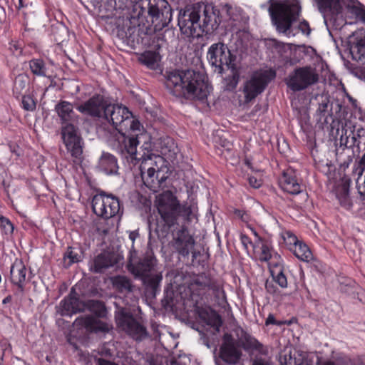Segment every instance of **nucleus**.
Instances as JSON below:
<instances>
[{"instance_id":"60","label":"nucleus","mask_w":365,"mask_h":365,"mask_svg":"<svg viewBox=\"0 0 365 365\" xmlns=\"http://www.w3.org/2000/svg\"><path fill=\"white\" fill-rule=\"evenodd\" d=\"M96 365H118V364L114 362H112L110 361H108V360H106V359H104L102 358H98L97 359Z\"/></svg>"},{"instance_id":"2","label":"nucleus","mask_w":365,"mask_h":365,"mask_svg":"<svg viewBox=\"0 0 365 365\" xmlns=\"http://www.w3.org/2000/svg\"><path fill=\"white\" fill-rule=\"evenodd\" d=\"M268 12L272 25L278 33L294 36L293 25L297 21L301 7L298 2L289 0H269Z\"/></svg>"},{"instance_id":"6","label":"nucleus","mask_w":365,"mask_h":365,"mask_svg":"<svg viewBox=\"0 0 365 365\" xmlns=\"http://www.w3.org/2000/svg\"><path fill=\"white\" fill-rule=\"evenodd\" d=\"M140 170L144 185L155 195L154 207L160 214V167L156 160H151L150 156L143 155Z\"/></svg>"},{"instance_id":"29","label":"nucleus","mask_w":365,"mask_h":365,"mask_svg":"<svg viewBox=\"0 0 365 365\" xmlns=\"http://www.w3.org/2000/svg\"><path fill=\"white\" fill-rule=\"evenodd\" d=\"M54 110L58 114L62 124L74 120L76 114L73 104L68 101L61 100L56 104Z\"/></svg>"},{"instance_id":"13","label":"nucleus","mask_w":365,"mask_h":365,"mask_svg":"<svg viewBox=\"0 0 365 365\" xmlns=\"http://www.w3.org/2000/svg\"><path fill=\"white\" fill-rule=\"evenodd\" d=\"M61 135L66 149L71 153L75 163L83 159V141L78 127L71 123H65L61 128Z\"/></svg>"},{"instance_id":"47","label":"nucleus","mask_w":365,"mask_h":365,"mask_svg":"<svg viewBox=\"0 0 365 365\" xmlns=\"http://www.w3.org/2000/svg\"><path fill=\"white\" fill-rule=\"evenodd\" d=\"M329 106V100L324 99L321 103H319L318 108L317 110V115L319 116V120H322V118H324V121H327V115L326 113L327 111V108Z\"/></svg>"},{"instance_id":"8","label":"nucleus","mask_w":365,"mask_h":365,"mask_svg":"<svg viewBox=\"0 0 365 365\" xmlns=\"http://www.w3.org/2000/svg\"><path fill=\"white\" fill-rule=\"evenodd\" d=\"M275 77L276 72L272 69L255 72L243 86L245 103L252 101L261 94Z\"/></svg>"},{"instance_id":"63","label":"nucleus","mask_w":365,"mask_h":365,"mask_svg":"<svg viewBox=\"0 0 365 365\" xmlns=\"http://www.w3.org/2000/svg\"><path fill=\"white\" fill-rule=\"evenodd\" d=\"M222 325V320H221V318L220 316H217V319L215 320V330L217 331H219L220 330V327H221Z\"/></svg>"},{"instance_id":"51","label":"nucleus","mask_w":365,"mask_h":365,"mask_svg":"<svg viewBox=\"0 0 365 365\" xmlns=\"http://www.w3.org/2000/svg\"><path fill=\"white\" fill-rule=\"evenodd\" d=\"M298 29L306 36H309L311 33V28L309 26V23L303 20L298 24Z\"/></svg>"},{"instance_id":"1","label":"nucleus","mask_w":365,"mask_h":365,"mask_svg":"<svg viewBox=\"0 0 365 365\" xmlns=\"http://www.w3.org/2000/svg\"><path fill=\"white\" fill-rule=\"evenodd\" d=\"M165 86L176 97L202 102L207 100L212 90L204 73L190 69L168 72Z\"/></svg>"},{"instance_id":"25","label":"nucleus","mask_w":365,"mask_h":365,"mask_svg":"<svg viewBox=\"0 0 365 365\" xmlns=\"http://www.w3.org/2000/svg\"><path fill=\"white\" fill-rule=\"evenodd\" d=\"M97 167L100 171L108 175L118 174L119 167L117 158L109 153L103 152L98 160Z\"/></svg>"},{"instance_id":"48","label":"nucleus","mask_w":365,"mask_h":365,"mask_svg":"<svg viewBox=\"0 0 365 365\" xmlns=\"http://www.w3.org/2000/svg\"><path fill=\"white\" fill-rule=\"evenodd\" d=\"M271 274L274 281L282 288H286L287 287V279L282 269H280L277 274H274V271H272Z\"/></svg>"},{"instance_id":"61","label":"nucleus","mask_w":365,"mask_h":365,"mask_svg":"<svg viewBox=\"0 0 365 365\" xmlns=\"http://www.w3.org/2000/svg\"><path fill=\"white\" fill-rule=\"evenodd\" d=\"M317 365H344V364H340L339 362L330 361V360H326V361H320L319 360H318Z\"/></svg>"},{"instance_id":"11","label":"nucleus","mask_w":365,"mask_h":365,"mask_svg":"<svg viewBox=\"0 0 365 365\" xmlns=\"http://www.w3.org/2000/svg\"><path fill=\"white\" fill-rule=\"evenodd\" d=\"M92 209L97 216L110 219L120 212V200L113 194L101 191L93 197Z\"/></svg>"},{"instance_id":"42","label":"nucleus","mask_w":365,"mask_h":365,"mask_svg":"<svg viewBox=\"0 0 365 365\" xmlns=\"http://www.w3.org/2000/svg\"><path fill=\"white\" fill-rule=\"evenodd\" d=\"M113 284V286L120 292L131 291L130 282L125 276H117L114 277Z\"/></svg>"},{"instance_id":"19","label":"nucleus","mask_w":365,"mask_h":365,"mask_svg":"<svg viewBox=\"0 0 365 365\" xmlns=\"http://www.w3.org/2000/svg\"><path fill=\"white\" fill-rule=\"evenodd\" d=\"M219 356L225 364L236 365L240 363L242 352L236 343L227 341L220 346Z\"/></svg>"},{"instance_id":"23","label":"nucleus","mask_w":365,"mask_h":365,"mask_svg":"<svg viewBox=\"0 0 365 365\" xmlns=\"http://www.w3.org/2000/svg\"><path fill=\"white\" fill-rule=\"evenodd\" d=\"M220 21L212 10H209L206 7L202 9V19H200V36L203 33L209 34L217 30Z\"/></svg>"},{"instance_id":"45","label":"nucleus","mask_w":365,"mask_h":365,"mask_svg":"<svg viewBox=\"0 0 365 365\" xmlns=\"http://www.w3.org/2000/svg\"><path fill=\"white\" fill-rule=\"evenodd\" d=\"M0 226L2 232L6 235H11L14 232L13 224L8 218L4 216L0 217Z\"/></svg>"},{"instance_id":"59","label":"nucleus","mask_w":365,"mask_h":365,"mask_svg":"<svg viewBox=\"0 0 365 365\" xmlns=\"http://www.w3.org/2000/svg\"><path fill=\"white\" fill-rule=\"evenodd\" d=\"M139 237V233H138V230H134V231H131L129 234V238L130 240L132 241L133 242V245H132V248H131V250L130 251H134V246H133V243H134V241L135 240L136 238H138Z\"/></svg>"},{"instance_id":"32","label":"nucleus","mask_w":365,"mask_h":365,"mask_svg":"<svg viewBox=\"0 0 365 365\" xmlns=\"http://www.w3.org/2000/svg\"><path fill=\"white\" fill-rule=\"evenodd\" d=\"M139 61L150 69H157L160 66L158 51H145L139 57Z\"/></svg>"},{"instance_id":"18","label":"nucleus","mask_w":365,"mask_h":365,"mask_svg":"<svg viewBox=\"0 0 365 365\" xmlns=\"http://www.w3.org/2000/svg\"><path fill=\"white\" fill-rule=\"evenodd\" d=\"M85 308L86 304L79 299L73 288L71 289L69 295L59 304V312L62 316H71L73 314L83 312Z\"/></svg>"},{"instance_id":"43","label":"nucleus","mask_w":365,"mask_h":365,"mask_svg":"<svg viewBox=\"0 0 365 365\" xmlns=\"http://www.w3.org/2000/svg\"><path fill=\"white\" fill-rule=\"evenodd\" d=\"M159 284L160 275L157 274L155 277L148 279L145 289L146 295L149 297H155Z\"/></svg>"},{"instance_id":"22","label":"nucleus","mask_w":365,"mask_h":365,"mask_svg":"<svg viewBox=\"0 0 365 365\" xmlns=\"http://www.w3.org/2000/svg\"><path fill=\"white\" fill-rule=\"evenodd\" d=\"M27 269L21 261L16 260L10 269L11 282L16 285L18 292L21 294L24 292V284L26 279Z\"/></svg>"},{"instance_id":"35","label":"nucleus","mask_w":365,"mask_h":365,"mask_svg":"<svg viewBox=\"0 0 365 365\" xmlns=\"http://www.w3.org/2000/svg\"><path fill=\"white\" fill-rule=\"evenodd\" d=\"M149 242L150 247L156 240L160 239V225L157 215L154 213L148 218Z\"/></svg>"},{"instance_id":"53","label":"nucleus","mask_w":365,"mask_h":365,"mask_svg":"<svg viewBox=\"0 0 365 365\" xmlns=\"http://www.w3.org/2000/svg\"><path fill=\"white\" fill-rule=\"evenodd\" d=\"M287 237L284 240L287 241V244L293 245V247H296V245H298L300 242L294 235L290 232H287Z\"/></svg>"},{"instance_id":"44","label":"nucleus","mask_w":365,"mask_h":365,"mask_svg":"<svg viewBox=\"0 0 365 365\" xmlns=\"http://www.w3.org/2000/svg\"><path fill=\"white\" fill-rule=\"evenodd\" d=\"M149 140H150L149 135H148V139H143V141H142L143 145L140 147V148L143 150V154L140 153V155H138V156L140 158H138V160H142V162L143 161V155H145L146 158H147V156H150L151 158V160H153V157H154L155 159H156L159 157L158 155H153L150 153V148H151V143Z\"/></svg>"},{"instance_id":"39","label":"nucleus","mask_w":365,"mask_h":365,"mask_svg":"<svg viewBox=\"0 0 365 365\" xmlns=\"http://www.w3.org/2000/svg\"><path fill=\"white\" fill-rule=\"evenodd\" d=\"M173 9L168 0H161V26H167L172 20Z\"/></svg>"},{"instance_id":"9","label":"nucleus","mask_w":365,"mask_h":365,"mask_svg":"<svg viewBox=\"0 0 365 365\" xmlns=\"http://www.w3.org/2000/svg\"><path fill=\"white\" fill-rule=\"evenodd\" d=\"M202 6H188L178 15V25L182 34L192 37L200 36V21L202 19Z\"/></svg>"},{"instance_id":"28","label":"nucleus","mask_w":365,"mask_h":365,"mask_svg":"<svg viewBox=\"0 0 365 365\" xmlns=\"http://www.w3.org/2000/svg\"><path fill=\"white\" fill-rule=\"evenodd\" d=\"M319 11L325 15L336 16L342 12V0H314Z\"/></svg>"},{"instance_id":"24","label":"nucleus","mask_w":365,"mask_h":365,"mask_svg":"<svg viewBox=\"0 0 365 365\" xmlns=\"http://www.w3.org/2000/svg\"><path fill=\"white\" fill-rule=\"evenodd\" d=\"M73 324L83 327L87 330L93 332H108L109 331V327L107 324L93 316L78 317L75 320Z\"/></svg>"},{"instance_id":"16","label":"nucleus","mask_w":365,"mask_h":365,"mask_svg":"<svg viewBox=\"0 0 365 365\" xmlns=\"http://www.w3.org/2000/svg\"><path fill=\"white\" fill-rule=\"evenodd\" d=\"M108 104L101 95H95L84 103L78 106L77 109L82 113L88 114L93 117L103 118L105 108Z\"/></svg>"},{"instance_id":"30","label":"nucleus","mask_w":365,"mask_h":365,"mask_svg":"<svg viewBox=\"0 0 365 365\" xmlns=\"http://www.w3.org/2000/svg\"><path fill=\"white\" fill-rule=\"evenodd\" d=\"M240 340L242 348L246 351H256L259 353L263 352L262 344L244 330H242Z\"/></svg>"},{"instance_id":"34","label":"nucleus","mask_w":365,"mask_h":365,"mask_svg":"<svg viewBox=\"0 0 365 365\" xmlns=\"http://www.w3.org/2000/svg\"><path fill=\"white\" fill-rule=\"evenodd\" d=\"M29 83V78L25 73L18 75L14 80L13 93L14 95L18 98L19 96L23 95L28 88Z\"/></svg>"},{"instance_id":"40","label":"nucleus","mask_w":365,"mask_h":365,"mask_svg":"<svg viewBox=\"0 0 365 365\" xmlns=\"http://www.w3.org/2000/svg\"><path fill=\"white\" fill-rule=\"evenodd\" d=\"M286 365H311V361L307 357L306 353L297 351L294 354L293 356L289 355Z\"/></svg>"},{"instance_id":"7","label":"nucleus","mask_w":365,"mask_h":365,"mask_svg":"<svg viewBox=\"0 0 365 365\" xmlns=\"http://www.w3.org/2000/svg\"><path fill=\"white\" fill-rule=\"evenodd\" d=\"M175 192L176 189L173 186L171 189L161 192V220L165 223L164 227H167L168 229L177 224L183 210V206L175 195Z\"/></svg>"},{"instance_id":"36","label":"nucleus","mask_w":365,"mask_h":365,"mask_svg":"<svg viewBox=\"0 0 365 365\" xmlns=\"http://www.w3.org/2000/svg\"><path fill=\"white\" fill-rule=\"evenodd\" d=\"M294 255L300 260L309 262L313 259V255L308 246L300 242L296 247L291 248Z\"/></svg>"},{"instance_id":"17","label":"nucleus","mask_w":365,"mask_h":365,"mask_svg":"<svg viewBox=\"0 0 365 365\" xmlns=\"http://www.w3.org/2000/svg\"><path fill=\"white\" fill-rule=\"evenodd\" d=\"M143 126L140 131H129L126 133L124 139V149L133 160H138L140 153L137 150V146L142 143L143 139H148V135L143 132Z\"/></svg>"},{"instance_id":"50","label":"nucleus","mask_w":365,"mask_h":365,"mask_svg":"<svg viewBox=\"0 0 365 365\" xmlns=\"http://www.w3.org/2000/svg\"><path fill=\"white\" fill-rule=\"evenodd\" d=\"M9 49L14 56H19L22 53V47L17 43L12 41L9 43Z\"/></svg>"},{"instance_id":"58","label":"nucleus","mask_w":365,"mask_h":365,"mask_svg":"<svg viewBox=\"0 0 365 365\" xmlns=\"http://www.w3.org/2000/svg\"><path fill=\"white\" fill-rule=\"evenodd\" d=\"M166 365H185L182 363L180 359H175L174 357L170 358L169 360L166 361Z\"/></svg>"},{"instance_id":"46","label":"nucleus","mask_w":365,"mask_h":365,"mask_svg":"<svg viewBox=\"0 0 365 365\" xmlns=\"http://www.w3.org/2000/svg\"><path fill=\"white\" fill-rule=\"evenodd\" d=\"M21 103L23 108L26 110L33 111L36 109V101L30 96L23 94Z\"/></svg>"},{"instance_id":"26","label":"nucleus","mask_w":365,"mask_h":365,"mask_svg":"<svg viewBox=\"0 0 365 365\" xmlns=\"http://www.w3.org/2000/svg\"><path fill=\"white\" fill-rule=\"evenodd\" d=\"M148 14L152 18V24L149 25L145 28V34L153 38V43H155L157 50L160 48L158 41L160 39V28L158 27V22L155 23L158 21L160 14V9L157 6L150 5L148 8Z\"/></svg>"},{"instance_id":"49","label":"nucleus","mask_w":365,"mask_h":365,"mask_svg":"<svg viewBox=\"0 0 365 365\" xmlns=\"http://www.w3.org/2000/svg\"><path fill=\"white\" fill-rule=\"evenodd\" d=\"M272 257V255L269 252V248L266 245H262L261 247V254H260V260L263 262L269 261Z\"/></svg>"},{"instance_id":"21","label":"nucleus","mask_w":365,"mask_h":365,"mask_svg":"<svg viewBox=\"0 0 365 365\" xmlns=\"http://www.w3.org/2000/svg\"><path fill=\"white\" fill-rule=\"evenodd\" d=\"M119 261V255L113 252H103L99 254L93 261V271L101 273L105 269L114 266Z\"/></svg>"},{"instance_id":"52","label":"nucleus","mask_w":365,"mask_h":365,"mask_svg":"<svg viewBox=\"0 0 365 365\" xmlns=\"http://www.w3.org/2000/svg\"><path fill=\"white\" fill-rule=\"evenodd\" d=\"M168 290H165V297L163 300H161V304L163 305L164 307H169L173 309L175 305L173 299L172 297H170V299H168Z\"/></svg>"},{"instance_id":"55","label":"nucleus","mask_w":365,"mask_h":365,"mask_svg":"<svg viewBox=\"0 0 365 365\" xmlns=\"http://www.w3.org/2000/svg\"><path fill=\"white\" fill-rule=\"evenodd\" d=\"M250 185L254 188H258L261 185V182L257 178L250 176L248 178Z\"/></svg>"},{"instance_id":"14","label":"nucleus","mask_w":365,"mask_h":365,"mask_svg":"<svg viewBox=\"0 0 365 365\" xmlns=\"http://www.w3.org/2000/svg\"><path fill=\"white\" fill-rule=\"evenodd\" d=\"M118 326L134 339L141 341L147 336V331L126 309H120L115 314Z\"/></svg>"},{"instance_id":"37","label":"nucleus","mask_w":365,"mask_h":365,"mask_svg":"<svg viewBox=\"0 0 365 365\" xmlns=\"http://www.w3.org/2000/svg\"><path fill=\"white\" fill-rule=\"evenodd\" d=\"M349 11L360 18L365 23V6L357 0H348L344 2Z\"/></svg>"},{"instance_id":"56","label":"nucleus","mask_w":365,"mask_h":365,"mask_svg":"<svg viewBox=\"0 0 365 365\" xmlns=\"http://www.w3.org/2000/svg\"><path fill=\"white\" fill-rule=\"evenodd\" d=\"M265 289L269 294H274L277 289L273 282L269 281H267L265 283Z\"/></svg>"},{"instance_id":"4","label":"nucleus","mask_w":365,"mask_h":365,"mask_svg":"<svg viewBox=\"0 0 365 365\" xmlns=\"http://www.w3.org/2000/svg\"><path fill=\"white\" fill-rule=\"evenodd\" d=\"M188 288L190 292L191 300L193 302L196 312L200 317L202 296L205 294L207 289L213 291L217 296L220 294L225 295L220 285L205 274H201L194 277L190 282Z\"/></svg>"},{"instance_id":"62","label":"nucleus","mask_w":365,"mask_h":365,"mask_svg":"<svg viewBox=\"0 0 365 365\" xmlns=\"http://www.w3.org/2000/svg\"><path fill=\"white\" fill-rule=\"evenodd\" d=\"M240 239H241V242L243 245V246L245 247V248L247 249V245L249 243H251L250 238L245 235H242Z\"/></svg>"},{"instance_id":"41","label":"nucleus","mask_w":365,"mask_h":365,"mask_svg":"<svg viewBox=\"0 0 365 365\" xmlns=\"http://www.w3.org/2000/svg\"><path fill=\"white\" fill-rule=\"evenodd\" d=\"M86 307H88L98 317L106 316V309L105 304L101 301L89 300L86 304Z\"/></svg>"},{"instance_id":"12","label":"nucleus","mask_w":365,"mask_h":365,"mask_svg":"<svg viewBox=\"0 0 365 365\" xmlns=\"http://www.w3.org/2000/svg\"><path fill=\"white\" fill-rule=\"evenodd\" d=\"M178 149L174 140L166 135L161 137V185L164 181L170 179L178 164Z\"/></svg>"},{"instance_id":"54","label":"nucleus","mask_w":365,"mask_h":365,"mask_svg":"<svg viewBox=\"0 0 365 365\" xmlns=\"http://www.w3.org/2000/svg\"><path fill=\"white\" fill-rule=\"evenodd\" d=\"M283 322L277 321L273 314H269L265 321V325H282Z\"/></svg>"},{"instance_id":"31","label":"nucleus","mask_w":365,"mask_h":365,"mask_svg":"<svg viewBox=\"0 0 365 365\" xmlns=\"http://www.w3.org/2000/svg\"><path fill=\"white\" fill-rule=\"evenodd\" d=\"M231 74L224 79V90L233 91L237 88L240 77V66L236 63L229 67Z\"/></svg>"},{"instance_id":"15","label":"nucleus","mask_w":365,"mask_h":365,"mask_svg":"<svg viewBox=\"0 0 365 365\" xmlns=\"http://www.w3.org/2000/svg\"><path fill=\"white\" fill-rule=\"evenodd\" d=\"M157 264V259L154 256L153 250L148 249L144 257L142 259H137L136 251L130 252L128 267L131 271L137 276L148 277L149 273Z\"/></svg>"},{"instance_id":"57","label":"nucleus","mask_w":365,"mask_h":365,"mask_svg":"<svg viewBox=\"0 0 365 365\" xmlns=\"http://www.w3.org/2000/svg\"><path fill=\"white\" fill-rule=\"evenodd\" d=\"M178 277H180V276H179V275H178V274H176L175 272H174V271H172V272H169V273H168V274H166V279H167L168 280H169V281H170V285H172V284H173V282H172L173 278L174 279L173 283H174V284L177 283V281H176L175 279H176Z\"/></svg>"},{"instance_id":"3","label":"nucleus","mask_w":365,"mask_h":365,"mask_svg":"<svg viewBox=\"0 0 365 365\" xmlns=\"http://www.w3.org/2000/svg\"><path fill=\"white\" fill-rule=\"evenodd\" d=\"M122 135L129 131H140L142 125L133 118L132 113L125 106L108 104L105 108L104 117Z\"/></svg>"},{"instance_id":"10","label":"nucleus","mask_w":365,"mask_h":365,"mask_svg":"<svg viewBox=\"0 0 365 365\" xmlns=\"http://www.w3.org/2000/svg\"><path fill=\"white\" fill-rule=\"evenodd\" d=\"M207 58L215 72L222 74L224 66L229 67L236 63L237 56L231 53L227 45L222 42L212 44L208 48Z\"/></svg>"},{"instance_id":"33","label":"nucleus","mask_w":365,"mask_h":365,"mask_svg":"<svg viewBox=\"0 0 365 365\" xmlns=\"http://www.w3.org/2000/svg\"><path fill=\"white\" fill-rule=\"evenodd\" d=\"M83 258V252L80 247H68L63 255L64 267H69L73 264L81 262Z\"/></svg>"},{"instance_id":"5","label":"nucleus","mask_w":365,"mask_h":365,"mask_svg":"<svg viewBox=\"0 0 365 365\" xmlns=\"http://www.w3.org/2000/svg\"><path fill=\"white\" fill-rule=\"evenodd\" d=\"M287 87L293 92L304 91L319 81V73L316 68L305 66L295 68L286 78Z\"/></svg>"},{"instance_id":"38","label":"nucleus","mask_w":365,"mask_h":365,"mask_svg":"<svg viewBox=\"0 0 365 365\" xmlns=\"http://www.w3.org/2000/svg\"><path fill=\"white\" fill-rule=\"evenodd\" d=\"M29 67L34 75L46 76L47 68L42 59L35 58L29 61Z\"/></svg>"},{"instance_id":"64","label":"nucleus","mask_w":365,"mask_h":365,"mask_svg":"<svg viewBox=\"0 0 365 365\" xmlns=\"http://www.w3.org/2000/svg\"><path fill=\"white\" fill-rule=\"evenodd\" d=\"M252 365H269V364L263 360H256L253 362Z\"/></svg>"},{"instance_id":"27","label":"nucleus","mask_w":365,"mask_h":365,"mask_svg":"<svg viewBox=\"0 0 365 365\" xmlns=\"http://www.w3.org/2000/svg\"><path fill=\"white\" fill-rule=\"evenodd\" d=\"M279 185L283 190L292 195H297L302 192L301 185L291 170L283 173L279 179Z\"/></svg>"},{"instance_id":"20","label":"nucleus","mask_w":365,"mask_h":365,"mask_svg":"<svg viewBox=\"0 0 365 365\" xmlns=\"http://www.w3.org/2000/svg\"><path fill=\"white\" fill-rule=\"evenodd\" d=\"M174 240L175 246L179 254L184 257L189 255L190 251L193 248L195 245L194 239L189 235L187 228L185 226H182L181 229L177 232Z\"/></svg>"}]
</instances>
